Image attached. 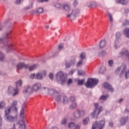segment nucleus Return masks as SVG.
I'll use <instances>...</instances> for the list:
<instances>
[{"mask_svg": "<svg viewBox=\"0 0 129 129\" xmlns=\"http://www.w3.org/2000/svg\"><path fill=\"white\" fill-rule=\"evenodd\" d=\"M115 73L116 75H118L119 78H122L123 75L126 79L128 78L127 72H126V66L125 64H122L121 66L118 67L115 70Z\"/></svg>", "mask_w": 129, "mask_h": 129, "instance_id": "1", "label": "nucleus"}, {"mask_svg": "<svg viewBox=\"0 0 129 129\" xmlns=\"http://www.w3.org/2000/svg\"><path fill=\"white\" fill-rule=\"evenodd\" d=\"M13 111V109L11 107H8L5 109V117H6V120L11 122H15L16 120H18V117L17 116H12L9 115L11 113V111Z\"/></svg>", "mask_w": 129, "mask_h": 129, "instance_id": "2", "label": "nucleus"}, {"mask_svg": "<svg viewBox=\"0 0 129 129\" xmlns=\"http://www.w3.org/2000/svg\"><path fill=\"white\" fill-rule=\"evenodd\" d=\"M56 80L58 83H61V85H64L66 82L67 75H66L63 72H58L56 75Z\"/></svg>", "mask_w": 129, "mask_h": 129, "instance_id": "3", "label": "nucleus"}, {"mask_svg": "<svg viewBox=\"0 0 129 129\" xmlns=\"http://www.w3.org/2000/svg\"><path fill=\"white\" fill-rule=\"evenodd\" d=\"M98 83V80L96 79H88L87 82L85 84L86 87L88 88H93Z\"/></svg>", "mask_w": 129, "mask_h": 129, "instance_id": "4", "label": "nucleus"}, {"mask_svg": "<svg viewBox=\"0 0 129 129\" xmlns=\"http://www.w3.org/2000/svg\"><path fill=\"white\" fill-rule=\"evenodd\" d=\"M80 10L79 9H75L67 15L68 18L71 20H75L79 16Z\"/></svg>", "mask_w": 129, "mask_h": 129, "instance_id": "5", "label": "nucleus"}, {"mask_svg": "<svg viewBox=\"0 0 129 129\" xmlns=\"http://www.w3.org/2000/svg\"><path fill=\"white\" fill-rule=\"evenodd\" d=\"M105 125V121L102 120L97 122L96 121L94 124H93L92 129H103Z\"/></svg>", "mask_w": 129, "mask_h": 129, "instance_id": "6", "label": "nucleus"}, {"mask_svg": "<svg viewBox=\"0 0 129 129\" xmlns=\"http://www.w3.org/2000/svg\"><path fill=\"white\" fill-rule=\"evenodd\" d=\"M8 93L9 95H13L16 96L19 94V89L17 88H14L13 86H9L8 89Z\"/></svg>", "mask_w": 129, "mask_h": 129, "instance_id": "7", "label": "nucleus"}, {"mask_svg": "<svg viewBox=\"0 0 129 129\" xmlns=\"http://www.w3.org/2000/svg\"><path fill=\"white\" fill-rule=\"evenodd\" d=\"M2 30L3 28L2 27V26H0V31H2ZM10 35H11V31L7 32L4 35V38H0L1 43L4 44V45H7L8 44V40H7V39L10 38Z\"/></svg>", "mask_w": 129, "mask_h": 129, "instance_id": "8", "label": "nucleus"}, {"mask_svg": "<svg viewBox=\"0 0 129 129\" xmlns=\"http://www.w3.org/2000/svg\"><path fill=\"white\" fill-rule=\"evenodd\" d=\"M104 88H105L108 92H111L113 93L114 92V89L109 83L105 82L103 84Z\"/></svg>", "mask_w": 129, "mask_h": 129, "instance_id": "9", "label": "nucleus"}, {"mask_svg": "<svg viewBox=\"0 0 129 129\" xmlns=\"http://www.w3.org/2000/svg\"><path fill=\"white\" fill-rule=\"evenodd\" d=\"M47 75V72L46 71H43L41 72H39L36 74L35 79H38L39 80H42L44 77Z\"/></svg>", "mask_w": 129, "mask_h": 129, "instance_id": "10", "label": "nucleus"}, {"mask_svg": "<svg viewBox=\"0 0 129 129\" xmlns=\"http://www.w3.org/2000/svg\"><path fill=\"white\" fill-rule=\"evenodd\" d=\"M119 121L120 125H124L128 121V116H122Z\"/></svg>", "mask_w": 129, "mask_h": 129, "instance_id": "11", "label": "nucleus"}, {"mask_svg": "<svg viewBox=\"0 0 129 129\" xmlns=\"http://www.w3.org/2000/svg\"><path fill=\"white\" fill-rule=\"evenodd\" d=\"M16 67L17 69H23V68L28 69L29 68V65L28 64H25V62H19L17 64Z\"/></svg>", "mask_w": 129, "mask_h": 129, "instance_id": "12", "label": "nucleus"}, {"mask_svg": "<svg viewBox=\"0 0 129 129\" xmlns=\"http://www.w3.org/2000/svg\"><path fill=\"white\" fill-rule=\"evenodd\" d=\"M17 105L18 101L15 100L13 101L12 102L11 106L10 107L13 109V111H15L16 112H17V111H18V108H17Z\"/></svg>", "mask_w": 129, "mask_h": 129, "instance_id": "13", "label": "nucleus"}, {"mask_svg": "<svg viewBox=\"0 0 129 129\" xmlns=\"http://www.w3.org/2000/svg\"><path fill=\"white\" fill-rule=\"evenodd\" d=\"M41 86H42L41 83L37 82L33 85L32 90L33 91L37 92L40 89V88H41Z\"/></svg>", "mask_w": 129, "mask_h": 129, "instance_id": "14", "label": "nucleus"}, {"mask_svg": "<svg viewBox=\"0 0 129 129\" xmlns=\"http://www.w3.org/2000/svg\"><path fill=\"white\" fill-rule=\"evenodd\" d=\"M33 91V89L30 86H27L25 87L24 90L23 91V93L25 94L26 93H32Z\"/></svg>", "mask_w": 129, "mask_h": 129, "instance_id": "15", "label": "nucleus"}, {"mask_svg": "<svg viewBox=\"0 0 129 129\" xmlns=\"http://www.w3.org/2000/svg\"><path fill=\"white\" fill-rule=\"evenodd\" d=\"M75 64V60L72 59L70 60L69 61L66 62V67L67 68H70L71 66Z\"/></svg>", "mask_w": 129, "mask_h": 129, "instance_id": "16", "label": "nucleus"}, {"mask_svg": "<svg viewBox=\"0 0 129 129\" xmlns=\"http://www.w3.org/2000/svg\"><path fill=\"white\" fill-rule=\"evenodd\" d=\"M105 46H106V41L105 39H103L100 41L99 47L100 49H103Z\"/></svg>", "mask_w": 129, "mask_h": 129, "instance_id": "17", "label": "nucleus"}, {"mask_svg": "<svg viewBox=\"0 0 129 129\" xmlns=\"http://www.w3.org/2000/svg\"><path fill=\"white\" fill-rule=\"evenodd\" d=\"M123 34L124 37L129 39V28L126 27L123 29Z\"/></svg>", "mask_w": 129, "mask_h": 129, "instance_id": "18", "label": "nucleus"}, {"mask_svg": "<svg viewBox=\"0 0 129 129\" xmlns=\"http://www.w3.org/2000/svg\"><path fill=\"white\" fill-rule=\"evenodd\" d=\"M61 98L62 99V103L63 104H68L69 103V99H68V97L66 96V95H62Z\"/></svg>", "mask_w": 129, "mask_h": 129, "instance_id": "19", "label": "nucleus"}, {"mask_svg": "<svg viewBox=\"0 0 129 129\" xmlns=\"http://www.w3.org/2000/svg\"><path fill=\"white\" fill-rule=\"evenodd\" d=\"M26 108V106L24 105L20 111V116L22 119H24L25 118V116L24 115V113H25V108Z\"/></svg>", "mask_w": 129, "mask_h": 129, "instance_id": "20", "label": "nucleus"}, {"mask_svg": "<svg viewBox=\"0 0 129 129\" xmlns=\"http://www.w3.org/2000/svg\"><path fill=\"white\" fill-rule=\"evenodd\" d=\"M92 117L93 118H97L99 115V112H97V110H95L91 114Z\"/></svg>", "mask_w": 129, "mask_h": 129, "instance_id": "21", "label": "nucleus"}, {"mask_svg": "<svg viewBox=\"0 0 129 129\" xmlns=\"http://www.w3.org/2000/svg\"><path fill=\"white\" fill-rule=\"evenodd\" d=\"M74 117L75 118H80L81 117L79 110H77L74 112Z\"/></svg>", "mask_w": 129, "mask_h": 129, "instance_id": "22", "label": "nucleus"}, {"mask_svg": "<svg viewBox=\"0 0 129 129\" xmlns=\"http://www.w3.org/2000/svg\"><path fill=\"white\" fill-rule=\"evenodd\" d=\"M98 55L100 57H103L106 55V51L105 50H102L98 52Z\"/></svg>", "mask_w": 129, "mask_h": 129, "instance_id": "23", "label": "nucleus"}, {"mask_svg": "<svg viewBox=\"0 0 129 129\" xmlns=\"http://www.w3.org/2000/svg\"><path fill=\"white\" fill-rule=\"evenodd\" d=\"M23 84V81H22V80H19L16 83V88H18V89H19V87H22V85Z\"/></svg>", "mask_w": 129, "mask_h": 129, "instance_id": "24", "label": "nucleus"}, {"mask_svg": "<svg viewBox=\"0 0 129 129\" xmlns=\"http://www.w3.org/2000/svg\"><path fill=\"white\" fill-rule=\"evenodd\" d=\"M109 97V95H102L100 97L99 99L100 100H104L105 101L107 100V98Z\"/></svg>", "mask_w": 129, "mask_h": 129, "instance_id": "25", "label": "nucleus"}, {"mask_svg": "<svg viewBox=\"0 0 129 129\" xmlns=\"http://www.w3.org/2000/svg\"><path fill=\"white\" fill-rule=\"evenodd\" d=\"M61 99H62V95H58L55 97V100L58 103H61Z\"/></svg>", "mask_w": 129, "mask_h": 129, "instance_id": "26", "label": "nucleus"}, {"mask_svg": "<svg viewBox=\"0 0 129 129\" xmlns=\"http://www.w3.org/2000/svg\"><path fill=\"white\" fill-rule=\"evenodd\" d=\"M77 81H78V85H82L83 84H84V82L85 81V79L80 80L79 79H77Z\"/></svg>", "mask_w": 129, "mask_h": 129, "instance_id": "27", "label": "nucleus"}, {"mask_svg": "<svg viewBox=\"0 0 129 129\" xmlns=\"http://www.w3.org/2000/svg\"><path fill=\"white\" fill-rule=\"evenodd\" d=\"M35 69H37V64H34L28 68L29 71H33V70H35Z\"/></svg>", "mask_w": 129, "mask_h": 129, "instance_id": "28", "label": "nucleus"}, {"mask_svg": "<svg viewBox=\"0 0 129 129\" xmlns=\"http://www.w3.org/2000/svg\"><path fill=\"white\" fill-rule=\"evenodd\" d=\"M76 124L74 122H71L69 123L68 127L70 129H74Z\"/></svg>", "mask_w": 129, "mask_h": 129, "instance_id": "29", "label": "nucleus"}, {"mask_svg": "<svg viewBox=\"0 0 129 129\" xmlns=\"http://www.w3.org/2000/svg\"><path fill=\"white\" fill-rule=\"evenodd\" d=\"M105 71H106V68H105L104 67H102L101 68L99 72V74H103Z\"/></svg>", "mask_w": 129, "mask_h": 129, "instance_id": "30", "label": "nucleus"}, {"mask_svg": "<svg viewBox=\"0 0 129 129\" xmlns=\"http://www.w3.org/2000/svg\"><path fill=\"white\" fill-rule=\"evenodd\" d=\"M63 9L68 12L69 13L70 12V7L68 5H66L63 6Z\"/></svg>", "mask_w": 129, "mask_h": 129, "instance_id": "31", "label": "nucleus"}, {"mask_svg": "<svg viewBox=\"0 0 129 129\" xmlns=\"http://www.w3.org/2000/svg\"><path fill=\"white\" fill-rule=\"evenodd\" d=\"M76 106H77V104L76 103H74L70 105V109H75Z\"/></svg>", "mask_w": 129, "mask_h": 129, "instance_id": "32", "label": "nucleus"}, {"mask_svg": "<svg viewBox=\"0 0 129 129\" xmlns=\"http://www.w3.org/2000/svg\"><path fill=\"white\" fill-rule=\"evenodd\" d=\"M88 121H89V117H87L83 120V123L85 125H86L88 123Z\"/></svg>", "mask_w": 129, "mask_h": 129, "instance_id": "33", "label": "nucleus"}, {"mask_svg": "<svg viewBox=\"0 0 129 129\" xmlns=\"http://www.w3.org/2000/svg\"><path fill=\"white\" fill-rule=\"evenodd\" d=\"M5 58H6L5 54H4L2 52H0V61H3V60H5Z\"/></svg>", "mask_w": 129, "mask_h": 129, "instance_id": "34", "label": "nucleus"}, {"mask_svg": "<svg viewBox=\"0 0 129 129\" xmlns=\"http://www.w3.org/2000/svg\"><path fill=\"white\" fill-rule=\"evenodd\" d=\"M43 12L44 9L42 8H39L37 11H36V13H37V14H43Z\"/></svg>", "mask_w": 129, "mask_h": 129, "instance_id": "35", "label": "nucleus"}, {"mask_svg": "<svg viewBox=\"0 0 129 129\" xmlns=\"http://www.w3.org/2000/svg\"><path fill=\"white\" fill-rule=\"evenodd\" d=\"M5 106H6V103L3 101H1L0 102V109H3V108H5Z\"/></svg>", "mask_w": 129, "mask_h": 129, "instance_id": "36", "label": "nucleus"}, {"mask_svg": "<svg viewBox=\"0 0 129 129\" xmlns=\"http://www.w3.org/2000/svg\"><path fill=\"white\" fill-rule=\"evenodd\" d=\"M83 65V60L81 59L77 63V67H80V66H82Z\"/></svg>", "mask_w": 129, "mask_h": 129, "instance_id": "37", "label": "nucleus"}, {"mask_svg": "<svg viewBox=\"0 0 129 129\" xmlns=\"http://www.w3.org/2000/svg\"><path fill=\"white\" fill-rule=\"evenodd\" d=\"M80 116H83L85 114V111L84 110H79Z\"/></svg>", "mask_w": 129, "mask_h": 129, "instance_id": "38", "label": "nucleus"}, {"mask_svg": "<svg viewBox=\"0 0 129 129\" xmlns=\"http://www.w3.org/2000/svg\"><path fill=\"white\" fill-rule=\"evenodd\" d=\"M129 25V20H125V21L122 23L123 27H125Z\"/></svg>", "mask_w": 129, "mask_h": 129, "instance_id": "39", "label": "nucleus"}, {"mask_svg": "<svg viewBox=\"0 0 129 129\" xmlns=\"http://www.w3.org/2000/svg\"><path fill=\"white\" fill-rule=\"evenodd\" d=\"M80 58H81V60H83L84 59H85V53L84 52H82L80 56Z\"/></svg>", "mask_w": 129, "mask_h": 129, "instance_id": "40", "label": "nucleus"}, {"mask_svg": "<svg viewBox=\"0 0 129 129\" xmlns=\"http://www.w3.org/2000/svg\"><path fill=\"white\" fill-rule=\"evenodd\" d=\"M33 8V3H31L30 6H28L24 8V11H28V10H31Z\"/></svg>", "mask_w": 129, "mask_h": 129, "instance_id": "41", "label": "nucleus"}, {"mask_svg": "<svg viewBox=\"0 0 129 129\" xmlns=\"http://www.w3.org/2000/svg\"><path fill=\"white\" fill-rule=\"evenodd\" d=\"M108 17H109V20L111 23H112L113 22V18H112V15H111L110 13H109Z\"/></svg>", "mask_w": 129, "mask_h": 129, "instance_id": "42", "label": "nucleus"}, {"mask_svg": "<svg viewBox=\"0 0 129 129\" xmlns=\"http://www.w3.org/2000/svg\"><path fill=\"white\" fill-rule=\"evenodd\" d=\"M120 4H121L123 6H124L127 4V1L125 0H121V2Z\"/></svg>", "mask_w": 129, "mask_h": 129, "instance_id": "43", "label": "nucleus"}, {"mask_svg": "<svg viewBox=\"0 0 129 129\" xmlns=\"http://www.w3.org/2000/svg\"><path fill=\"white\" fill-rule=\"evenodd\" d=\"M121 37V33L120 32H117L116 34V37L117 39H119Z\"/></svg>", "mask_w": 129, "mask_h": 129, "instance_id": "44", "label": "nucleus"}, {"mask_svg": "<svg viewBox=\"0 0 129 129\" xmlns=\"http://www.w3.org/2000/svg\"><path fill=\"white\" fill-rule=\"evenodd\" d=\"M54 7L57 9H60V8L62 7V5H61V4L60 3H57L54 5Z\"/></svg>", "mask_w": 129, "mask_h": 129, "instance_id": "45", "label": "nucleus"}, {"mask_svg": "<svg viewBox=\"0 0 129 129\" xmlns=\"http://www.w3.org/2000/svg\"><path fill=\"white\" fill-rule=\"evenodd\" d=\"M85 73L83 71H78V75H85Z\"/></svg>", "mask_w": 129, "mask_h": 129, "instance_id": "46", "label": "nucleus"}, {"mask_svg": "<svg viewBox=\"0 0 129 129\" xmlns=\"http://www.w3.org/2000/svg\"><path fill=\"white\" fill-rule=\"evenodd\" d=\"M49 78L52 80L54 79V75H53V73H50L49 74Z\"/></svg>", "mask_w": 129, "mask_h": 129, "instance_id": "47", "label": "nucleus"}, {"mask_svg": "<svg viewBox=\"0 0 129 129\" xmlns=\"http://www.w3.org/2000/svg\"><path fill=\"white\" fill-rule=\"evenodd\" d=\"M71 101H72V102H74V101H75V100H76V99L75 98V97L74 96H71L70 98Z\"/></svg>", "mask_w": 129, "mask_h": 129, "instance_id": "48", "label": "nucleus"}, {"mask_svg": "<svg viewBox=\"0 0 129 129\" xmlns=\"http://www.w3.org/2000/svg\"><path fill=\"white\" fill-rule=\"evenodd\" d=\"M58 48L59 50H61V49H63V48H64V44H61L58 45Z\"/></svg>", "mask_w": 129, "mask_h": 129, "instance_id": "49", "label": "nucleus"}, {"mask_svg": "<svg viewBox=\"0 0 129 129\" xmlns=\"http://www.w3.org/2000/svg\"><path fill=\"white\" fill-rule=\"evenodd\" d=\"M108 64L109 65L110 67H111L112 66V64H113V60H110L108 61Z\"/></svg>", "mask_w": 129, "mask_h": 129, "instance_id": "50", "label": "nucleus"}, {"mask_svg": "<svg viewBox=\"0 0 129 129\" xmlns=\"http://www.w3.org/2000/svg\"><path fill=\"white\" fill-rule=\"evenodd\" d=\"M101 111H102V107H99L98 109H97V112H99V114L100 113Z\"/></svg>", "mask_w": 129, "mask_h": 129, "instance_id": "51", "label": "nucleus"}, {"mask_svg": "<svg viewBox=\"0 0 129 129\" xmlns=\"http://www.w3.org/2000/svg\"><path fill=\"white\" fill-rule=\"evenodd\" d=\"M30 78H31V79H34V78H36V75H35V74H31Z\"/></svg>", "mask_w": 129, "mask_h": 129, "instance_id": "52", "label": "nucleus"}, {"mask_svg": "<svg viewBox=\"0 0 129 129\" xmlns=\"http://www.w3.org/2000/svg\"><path fill=\"white\" fill-rule=\"evenodd\" d=\"M72 82H73V81H72V79H69V80L68 81L67 84L68 85H70V84H71V83H72Z\"/></svg>", "mask_w": 129, "mask_h": 129, "instance_id": "53", "label": "nucleus"}, {"mask_svg": "<svg viewBox=\"0 0 129 129\" xmlns=\"http://www.w3.org/2000/svg\"><path fill=\"white\" fill-rule=\"evenodd\" d=\"M66 119H63L61 121V124H66L67 122H66Z\"/></svg>", "mask_w": 129, "mask_h": 129, "instance_id": "54", "label": "nucleus"}, {"mask_svg": "<svg viewBox=\"0 0 129 129\" xmlns=\"http://www.w3.org/2000/svg\"><path fill=\"white\" fill-rule=\"evenodd\" d=\"M49 0H37V1L38 2V3H44V2H48Z\"/></svg>", "mask_w": 129, "mask_h": 129, "instance_id": "55", "label": "nucleus"}, {"mask_svg": "<svg viewBox=\"0 0 129 129\" xmlns=\"http://www.w3.org/2000/svg\"><path fill=\"white\" fill-rule=\"evenodd\" d=\"M6 26H7L9 28H11V26H12V24H11V23H10V22H8V23H7V24H6Z\"/></svg>", "mask_w": 129, "mask_h": 129, "instance_id": "56", "label": "nucleus"}, {"mask_svg": "<svg viewBox=\"0 0 129 129\" xmlns=\"http://www.w3.org/2000/svg\"><path fill=\"white\" fill-rule=\"evenodd\" d=\"M21 2H22V0H17L15 2V4L16 5H20L21 4Z\"/></svg>", "mask_w": 129, "mask_h": 129, "instance_id": "57", "label": "nucleus"}, {"mask_svg": "<svg viewBox=\"0 0 129 129\" xmlns=\"http://www.w3.org/2000/svg\"><path fill=\"white\" fill-rule=\"evenodd\" d=\"M73 129H80V126L79 125H75V127H74Z\"/></svg>", "mask_w": 129, "mask_h": 129, "instance_id": "58", "label": "nucleus"}, {"mask_svg": "<svg viewBox=\"0 0 129 129\" xmlns=\"http://www.w3.org/2000/svg\"><path fill=\"white\" fill-rule=\"evenodd\" d=\"M75 71H76V70L74 69L72 71H71L69 73L70 74H71L72 75H73V74L74 73V72H75Z\"/></svg>", "mask_w": 129, "mask_h": 129, "instance_id": "59", "label": "nucleus"}, {"mask_svg": "<svg viewBox=\"0 0 129 129\" xmlns=\"http://www.w3.org/2000/svg\"><path fill=\"white\" fill-rule=\"evenodd\" d=\"M94 105H95V110H97L98 107V103H96Z\"/></svg>", "mask_w": 129, "mask_h": 129, "instance_id": "60", "label": "nucleus"}, {"mask_svg": "<svg viewBox=\"0 0 129 129\" xmlns=\"http://www.w3.org/2000/svg\"><path fill=\"white\" fill-rule=\"evenodd\" d=\"M8 48L10 50H13V45L12 44H9Z\"/></svg>", "mask_w": 129, "mask_h": 129, "instance_id": "61", "label": "nucleus"}, {"mask_svg": "<svg viewBox=\"0 0 129 129\" xmlns=\"http://www.w3.org/2000/svg\"><path fill=\"white\" fill-rule=\"evenodd\" d=\"M73 5L75 7H76V6H77V5H78V2H77V1H74Z\"/></svg>", "mask_w": 129, "mask_h": 129, "instance_id": "62", "label": "nucleus"}, {"mask_svg": "<svg viewBox=\"0 0 129 129\" xmlns=\"http://www.w3.org/2000/svg\"><path fill=\"white\" fill-rule=\"evenodd\" d=\"M113 124H114V123H113L112 122H110L109 123V125L110 126V127H112L113 126Z\"/></svg>", "mask_w": 129, "mask_h": 129, "instance_id": "63", "label": "nucleus"}, {"mask_svg": "<svg viewBox=\"0 0 129 129\" xmlns=\"http://www.w3.org/2000/svg\"><path fill=\"white\" fill-rule=\"evenodd\" d=\"M122 101H123V99L121 98L118 100V103H121V102H122Z\"/></svg>", "mask_w": 129, "mask_h": 129, "instance_id": "64", "label": "nucleus"}]
</instances>
